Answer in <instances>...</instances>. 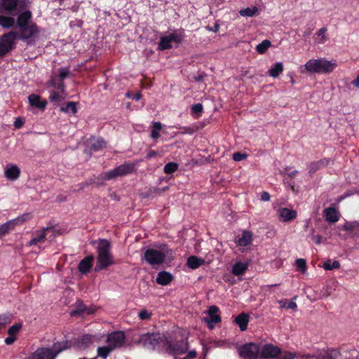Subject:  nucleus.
<instances>
[{"label":"nucleus","mask_w":359,"mask_h":359,"mask_svg":"<svg viewBox=\"0 0 359 359\" xmlns=\"http://www.w3.org/2000/svg\"><path fill=\"white\" fill-rule=\"evenodd\" d=\"M29 2L27 0H0V26L10 29L15 26V16L25 10Z\"/></svg>","instance_id":"obj_1"},{"label":"nucleus","mask_w":359,"mask_h":359,"mask_svg":"<svg viewBox=\"0 0 359 359\" xmlns=\"http://www.w3.org/2000/svg\"><path fill=\"white\" fill-rule=\"evenodd\" d=\"M69 348L67 341L54 343L51 348H39L27 359H55L61 352Z\"/></svg>","instance_id":"obj_2"},{"label":"nucleus","mask_w":359,"mask_h":359,"mask_svg":"<svg viewBox=\"0 0 359 359\" xmlns=\"http://www.w3.org/2000/svg\"><path fill=\"white\" fill-rule=\"evenodd\" d=\"M337 64L324 58L311 59L304 65L306 72L311 74H327L332 73Z\"/></svg>","instance_id":"obj_3"},{"label":"nucleus","mask_w":359,"mask_h":359,"mask_svg":"<svg viewBox=\"0 0 359 359\" xmlns=\"http://www.w3.org/2000/svg\"><path fill=\"white\" fill-rule=\"evenodd\" d=\"M164 350L173 357L184 354L189 350V342L187 339L173 341L170 338L164 337L163 341Z\"/></svg>","instance_id":"obj_4"},{"label":"nucleus","mask_w":359,"mask_h":359,"mask_svg":"<svg viewBox=\"0 0 359 359\" xmlns=\"http://www.w3.org/2000/svg\"><path fill=\"white\" fill-rule=\"evenodd\" d=\"M135 172V164L133 163L126 162L114 169L104 172L102 175V179L111 180L116 177H123Z\"/></svg>","instance_id":"obj_5"},{"label":"nucleus","mask_w":359,"mask_h":359,"mask_svg":"<svg viewBox=\"0 0 359 359\" xmlns=\"http://www.w3.org/2000/svg\"><path fill=\"white\" fill-rule=\"evenodd\" d=\"M184 36V30L183 29L175 31L169 35L163 36L160 38L158 49L159 50L170 49L172 47V42L180 44L183 41Z\"/></svg>","instance_id":"obj_6"},{"label":"nucleus","mask_w":359,"mask_h":359,"mask_svg":"<svg viewBox=\"0 0 359 359\" xmlns=\"http://www.w3.org/2000/svg\"><path fill=\"white\" fill-rule=\"evenodd\" d=\"M16 40L15 31L0 35V58L7 55L16 48Z\"/></svg>","instance_id":"obj_7"},{"label":"nucleus","mask_w":359,"mask_h":359,"mask_svg":"<svg viewBox=\"0 0 359 359\" xmlns=\"http://www.w3.org/2000/svg\"><path fill=\"white\" fill-rule=\"evenodd\" d=\"M238 352L243 359H259V343H245L238 348Z\"/></svg>","instance_id":"obj_8"},{"label":"nucleus","mask_w":359,"mask_h":359,"mask_svg":"<svg viewBox=\"0 0 359 359\" xmlns=\"http://www.w3.org/2000/svg\"><path fill=\"white\" fill-rule=\"evenodd\" d=\"M31 218L32 216L30 213L27 212L1 224L0 226V239L8 234L10 231L14 230L17 226L21 225Z\"/></svg>","instance_id":"obj_9"},{"label":"nucleus","mask_w":359,"mask_h":359,"mask_svg":"<svg viewBox=\"0 0 359 359\" xmlns=\"http://www.w3.org/2000/svg\"><path fill=\"white\" fill-rule=\"evenodd\" d=\"M15 32L17 39L29 43V40L38 35L40 31L36 23H31L29 25L19 27L18 32Z\"/></svg>","instance_id":"obj_10"},{"label":"nucleus","mask_w":359,"mask_h":359,"mask_svg":"<svg viewBox=\"0 0 359 359\" xmlns=\"http://www.w3.org/2000/svg\"><path fill=\"white\" fill-rule=\"evenodd\" d=\"M162 341L160 334L156 332H147L141 334L138 340L143 347L151 351L155 350L160 341Z\"/></svg>","instance_id":"obj_11"},{"label":"nucleus","mask_w":359,"mask_h":359,"mask_svg":"<svg viewBox=\"0 0 359 359\" xmlns=\"http://www.w3.org/2000/svg\"><path fill=\"white\" fill-rule=\"evenodd\" d=\"M280 353V348L272 344L259 343V359L276 358Z\"/></svg>","instance_id":"obj_12"},{"label":"nucleus","mask_w":359,"mask_h":359,"mask_svg":"<svg viewBox=\"0 0 359 359\" xmlns=\"http://www.w3.org/2000/svg\"><path fill=\"white\" fill-rule=\"evenodd\" d=\"M108 346L114 351L123 346L126 342V334L123 331H114L109 333L106 339Z\"/></svg>","instance_id":"obj_13"},{"label":"nucleus","mask_w":359,"mask_h":359,"mask_svg":"<svg viewBox=\"0 0 359 359\" xmlns=\"http://www.w3.org/2000/svg\"><path fill=\"white\" fill-rule=\"evenodd\" d=\"M166 255L158 250L148 248L144 252V259L150 265H158L163 262Z\"/></svg>","instance_id":"obj_14"},{"label":"nucleus","mask_w":359,"mask_h":359,"mask_svg":"<svg viewBox=\"0 0 359 359\" xmlns=\"http://www.w3.org/2000/svg\"><path fill=\"white\" fill-rule=\"evenodd\" d=\"M114 264L115 262L112 254L97 256L95 271L97 272L105 270Z\"/></svg>","instance_id":"obj_15"},{"label":"nucleus","mask_w":359,"mask_h":359,"mask_svg":"<svg viewBox=\"0 0 359 359\" xmlns=\"http://www.w3.org/2000/svg\"><path fill=\"white\" fill-rule=\"evenodd\" d=\"M15 16H17V18L15 19V25L18 28L29 25V24L32 23L30 21L32 14V12L27 10V8L18 13Z\"/></svg>","instance_id":"obj_16"},{"label":"nucleus","mask_w":359,"mask_h":359,"mask_svg":"<svg viewBox=\"0 0 359 359\" xmlns=\"http://www.w3.org/2000/svg\"><path fill=\"white\" fill-rule=\"evenodd\" d=\"M219 309L216 306H211L208 310V317L205 318V320L209 324V327L212 328L213 324L221 322L222 318L219 315L217 314Z\"/></svg>","instance_id":"obj_17"},{"label":"nucleus","mask_w":359,"mask_h":359,"mask_svg":"<svg viewBox=\"0 0 359 359\" xmlns=\"http://www.w3.org/2000/svg\"><path fill=\"white\" fill-rule=\"evenodd\" d=\"M97 256L109 255L111 253V244L106 238H100L97 241Z\"/></svg>","instance_id":"obj_18"},{"label":"nucleus","mask_w":359,"mask_h":359,"mask_svg":"<svg viewBox=\"0 0 359 359\" xmlns=\"http://www.w3.org/2000/svg\"><path fill=\"white\" fill-rule=\"evenodd\" d=\"M93 260L94 257L93 255L86 257L83 259H81L77 269H79V271L83 274L89 273V271L93 267Z\"/></svg>","instance_id":"obj_19"},{"label":"nucleus","mask_w":359,"mask_h":359,"mask_svg":"<svg viewBox=\"0 0 359 359\" xmlns=\"http://www.w3.org/2000/svg\"><path fill=\"white\" fill-rule=\"evenodd\" d=\"M331 159L328 158H323L319 161L312 162L309 165V174L312 175L317 170L322 169L323 168H326Z\"/></svg>","instance_id":"obj_20"},{"label":"nucleus","mask_w":359,"mask_h":359,"mask_svg":"<svg viewBox=\"0 0 359 359\" xmlns=\"http://www.w3.org/2000/svg\"><path fill=\"white\" fill-rule=\"evenodd\" d=\"M280 218L283 222H288L297 218V213L295 210L288 208H280L278 210Z\"/></svg>","instance_id":"obj_21"},{"label":"nucleus","mask_w":359,"mask_h":359,"mask_svg":"<svg viewBox=\"0 0 359 359\" xmlns=\"http://www.w3.org/2000/svg\"><path fill=\"white\" fill-rule=\"evenodd\" d=\"M4 175L8 180L15 181L20 177V170L17 165H13L6 168Z\"/></svg>","instance_id":"obj_22"},{"label":"nucleus","mask_w":359,"mask_h":359,"mask_svg":"<svg viewBox=\"0 0 359 359\" xmlns=\"http://www.w3.org/2000/svg\"><path fill=\"white\" fill-rule=\"evenodd\" d=\"M252 241V233L250 231L244 230L241 236H238L236 239V243L238 246L246 247Z\"/></svg>","instance_id":"obj_23"},{"label":"nucleus","mask_w":359,"mask_h":359,"mask_svg":"<svg viewBox=\"0 0 359 359\" xmlns=\"http://www.w3.org/2000/svg\"><path fill=\"white\" fill-rule=\"evenodd\" d=\"M28 100L30 106H33L34 107H36L40 109H43L47 106L46 100H41V97L39 95L32 94L29 95Z\"/></svg>","instance_id":"obj_24"},{"label":"nucleus","mask_w":359,"mask_h":359,"mask_svg":"<svg viewBox=\"0 0 359 359\" xmlns=\"http://www.w3.org/2000/svg\"><path fill=\"white\" fill-rule=\"evenodd\" d=\"M325 219L331 223H335L339 219V212L334 208H325L324 210Z\"/></svg>","instance_id":"obj_25"},{"label":"nucleus","mask_w":359,"mask_h":359,"mask_svg":"<svg viewBox=\"0 0 359 359\" xmlns=\"http://www.w3.org/2000/svg\"><path fill=\"white\" fill-rule=\"evenodd\" d=\"M173 279L172 275L166 271H161L158 273L156 282L161 285H168Z\"/></svg>","instance_id":"obj_26"},{"label":"nucleus","mask_w":359,"mask_h":359,"mask_svg":"<svg viewBox=\"0 0 359 359\" xmlns=\"http://www.w3.org/2000/svg\"><path fill=\"white\" fill-rule=\"evenodd\" d=\"M235 322L241 332L247 330L249 322V316L245 313H241L237 316Z\"/></svg>","instance_id":"obj_27"},{"label":"nucleus","mask_w":359,"mask_h":359,"mask_svg":"<svg viewBox=\"0 0 359 359\" xmlns=\"http://www.w3.org/2000/svg\"><path fill=\"white\" fill-rule=\"evenodd\" d=\"M205 263V259L196 256H191L187 259V266L191 269L195 270L199 269Z\"/></svg>","instance_id":"obj_28"},{"label":"nucleus","mask_w":359,"mask_h":359,"mask_svg":"<svg viewBox=\"0 0 359 359\" xmlns=\"http://www.w3.org/2000/svg\"><path fill=\"white\" fill-rule=\"evenodd\" d=\"M320 359H340L341 353L337 349L322 351L319 353Z\"/></svg>","instance_id":"obj_29"},{"label":"nucleus","mask_w":359,"mask_h":359,"mask_svg":"<svg viewBox=\"0 0 359 359\" xmlns=\"http://www.w3.org/2000/svg\"><path fill=\"white\" fill-rule=\"evenodd\" d=\"M105 147L106 142L102 137L93 138L90 140V150L93 152L100 151Z\"/></svg>","instance_id":"obj_30"},{"label":"nucleus","mask_w":359,"mask_h":359,"mask_svg":"<svg viewBox=\"0 0 359 359\" xmlns=\"http://www.w3.org/2000/svg\"><path fill=\"white\" fill-rule=\"evenodd\" d=\"M50 229V227L42 229L38 236L29 241V246L36 245L39 243H43L46 238V231Z\"/></svg>","instance_id":"obj_31"},{"label":"nucleus","mask_w":359,"mask_h":359,"mask_svg":"<svg viewBox=\"0 0 359 359\" xmlns=\"http://www.w3.org/2000/svg\"><path fill=\"white\" fill-rule=\"evenodd\" d=\"M248 265L243 262H237L233 266L232 273L236 276H241L248 270Z\"/></svg>","instance_id":"obj_32"},{"label":"nucleus","mask_w":359,"mask_h":359,"mask_svg":"<svg viewBox=\"0 0 359 359\" xmlns=\"http://www.w3.org/2000/svg\"><path fill=\"white\" fill-rule=\"evenodd\" d=\"M93 311L88 308L82 302H77L75 310L71 312L72 316H76L81 313H91Z\"/></svg>","instance_id":"obj_33"},{"label":"nucleus","mask_w":359,"mask_h":359,"mask_svg":"<svg viewBox=\"0 0 359 359\" xmlns=\"http://www.w3.org/2000/svg\"><path fill=\"white\" fill-rule=\"evenodd\" d=\"M94 337L92 334H87L83 335L79 340L77 341L79 343V346L81 348H86L89 347V346L93 342Z\"/></svg>","instance_id":"obj_34"},{"label":"nucleus","mask_w":359,"mask_h":359,"mask_svg":"<svg viewBox=\"0 0 359 359\" xmlns=\"http://www.w3.org/2000/svg\"><path fill=\"white\" fill-rule=\"evenodd\" d=\"M283 64L281 62H276L273 65H272L270 69L269 70V75L273 78H276L279 76V75L283 72Z\"/></svg>","instance_id":"obj_35"},{"label":"nucleus","mask_w":359,"mask_h":359,"mask_svg":"<svg viewBox=\"0 0 359 359\" xmlns=\"http://www.w3.org/2000/svg\"><path fill=\"white\" fill-rule=\"evenodd\" d=\"M114 350L108 345L107 346H100L97 349V356L101 357L102 359H106L107 356L113 352Z\"/></svg>","instance_id":"obj_36"},{"label":"nucleus","mask_w":359,"mask_h":359,"mask_svg":"<svg viewBox=\"0 0 359 359\" xmlns=\"http://www.w3.org/2000/svg\"><path fill=\"white\" fill-rule=\"evenodd\" d=\"M65 96H66V94L62 95V94H61V93L60 91L52 90L50 92V94L49 96V100H50V102L52 103H59L62 100L65 99Z\"/></svg>","instance_id":"obj_37"},{"label":"nucleus","mask_w":359,"mask_h":359,"mask_svg":"<svg viewBox=\"0 0 359 359\" xmlns=\"http://www.w3.org/2000/svg\"><path fill=\"white\" fill-rule=\"evenodd\" d=\"M357 229L356 233H359V223L356 221L354 222H346L345 224L342 227L343 231L353 232Z\"/></svg>","instance_id":"obj_38"},{"label":"nucleus","mask_w":359,"mask_h":359,"mask_svg":"<svg viewBox=\"0 0 359 359\" xmlns=\"http://www.w3.org/2000/svg\"><path fill=\"white\" fill-rule=\"evenodd\" d=\"M271 45V41L268 39H265L262 42L257 45L256 50L260 55L264 54Z\"/></svg>","instance_id":"obj_39"},{"label":"nucleus","mask_w":359,"mask_h":359,"mask_svg":"<svg viewBox=\"0 0 359 359\" xmlns=\"http://www.w3.org/2000/svg\"><path fill=\"white\" fill-rule=\"evenodd\" d=\"M258 13V8L257 6H254L252 8L248 7L244 9H241L239 11V14L241 16H248L253 17L256 15Z\"/></svg>","instance_id":"obj_40"},{"label":"nucleus","mask_w":359,"mask_h":359,"mask_svg":"<svg viewBox=\"0 0 359 359\" xmlns=\"http://www.w3.org/2000/svg\"><path fill=\"white\" fill-rule=\"evenodd\" d=\"M60 111L65 113L72 112V114H75L77 111L76 102H69L65 107H60Z\"/></svg>","instance_id":"obj_41"},{"label":"nucleus","mask_w":359,"mask_h":359,"mask_svg":"<svg viewBox=\"0 0 359 359\" xmlns=\"http://www.w3.org/2000/svg\"><path fill=\"white\" fill-rule=\"evenodd\" d=\"M179 168V165L175 162H170L164 165L163 172L167 175H171L174 172L177 171Z\"/></svg>","instance_id":"obj_42"},{"label":"nucleus","mask_w":359,"mask_h":359,"mask_svg":"<svg viewBox=\"0 0 359 359\" xmlns=\"http://www.w3.org/2000/svg\"><path fill=\"white\" fill-rule=\"evenodd\" d=\"M323 268L325 270L338 269L340 268V262L337 260L332 262L330 259H328L324 262Z\"/></svg>","instance_id":"obj_43"},{"label":"nucleus","mask_w":359,"mask_h":359,"mask_svg":"<svg viewBox=\"0 0 359 359\" xmlns=\"http://www.w3.org/2000/svg\"><path fill=\"white\" fill-rule=\"evenodd\" d=\"M71 74L70 70L69 67H61L59 69V74L57 76V78L60 81H64V79L69 76Z\"/></svg>","instance_id":"obj_44"},{"label":"nucleus","mask_w":359,"mask_h":359,"mask_svg":"<svg viewBox=\"0 0 359 359\" xmlns=\"http://www.w3.org/2000/svg\"><path fill=\"white\" fill-rule=\"evenodd\" d=\"M11 322L10 316L4 314L0 316V332L6 327V326Z\"/></svg>","instance_id":"obj_45"},{"label":"nucleus","mask_w":359,"mask_h":359,"mask_svg":"<svg viewBox=\"0 0 359 359\" xmlns=\"http://www.w3.org/2000/svg\"><path fill=\"white\" fill-rule=\"evenodd\" d=\"M203 107L201 103H198L191 106V111L192 115H196V117H200L203 112Z\"/></svg>","instance_id":"obj_46"},{"label":"nucleus","mask_w":359,"mask_h":359,"mask_svg":"<svg viewBox=\"0 0 359 359\" xmlns=\"http://www.w3.org/2000/svg\"><path fill=\"white\" fill-rule=\"evenodd\" d=\"M151 315V312L147 309L140 310L137 313V316L140 320H149Z\"/></svg>","instance_id":"obj_47"},{"label":"nucleus","mask_w":359,"mask_h":359,"mask_svg":"<svg viewBox=\"0 0 359 359\" xmlns=\"http://www.w3.org/2000/svg\"><path fill=\"white\" fill-rule=\"evenodd\" d=\"M278 304H280L281 308H286L287 309L292 310L297 308V303L293 301H290L289 303H287L285 300H278Z\"/></svg>","instance_id":"obj_48"},{"label":"nucleus","mask_w":359,"mask_h":359,"mask_svg":"<svg viewBox=\"0 0 359 359\" xmlns=\"http://www.w3.org/2000/svg\"><path fill=\"white\" fill-rule=\"evenodd\" d=\"M327 32V28L325 27H323L320 28L318 32H316V35L320 37L318 41H317V43H324L327 39L325 36V32Z\"/></svg>","instance_id":"obj_49"},{"label":"nucleus","mask_w":359,"mask_h":359,"mask_svg":"<svg viewBox=\"0 0 359 359\" xmlns=\"http://www.w3.org/2000/svg\"><path fill=\"white\" fill-rule=\"evenodd\" d=\"M20 323H15L13 325H11L8 330V335L16 337L17 334L20 332L21 329Z\"/></svg>","instance_id":"obj_50"},{"label":"nucleus","mask_w":359,"mask_h":359,"mask_svg":"<svg viewBox=\"0 0 359 359\" xmlns=\"http://www.w3.org/2000/svg\"><path fill=\"white\" fill-rule=\"evenodd\" d=\"M179 128L182 130L180 133L182 135H184V134L192 135L197 130V128L195 126H180Z\"/></svg>","instance_id":"obj_51"},{"label":"nucleus","mask_w":359,"mask_h":359,"mask_svg":"<svg viewBox=\"0 0 359 359\" xmlns=\"http://www.w3.org/2000/svg\"><path fill=\"white\" fill-rule=\"evenodd\" d=\"M310 238L316 245H320L322 243V236L320 234H316L314 229H311Z\"/></svg>","instance_id":"obj_52"},{"label":"nucleus","mask_w":359,"mask_h":359,"mask_svg":"<svg viewBox=\"0 0 359 359\" xmlns=\"http://www.w3.org/2000/svg\"><path fill=\"white\" fill-rule=\"evenodd\" d=\"M296 264H297L298 269H299V271L301 272H302V273L305 272V271L306 270V263L305 259H297Z\"/></svg>","instance_id":"obj_53"},{"label":"nucleus","mask_w":359,"mask_h":359,"mask_svg":"<svg viewBox=\"0 0 359 359\" xmlns=\"http://www.w3.org/2000/svg\"><path fill=\"white\" fill-rule=\"evenodd\" d=\"M278 357H279V359H293L294 354L292 352L287 351L283 352L280 351V353Z\"/></svg>","instance_id":"obj_54"},{"label":"nucleus","mask_w":359,"mask_h":359,"mask_svg":"<svg viewBox=\"0 0 359 359\" xmlns=\"http://www.w3.org/2000/svg\"><path fill=\"white\" fill-rule=\"evenodd\" d=\"M54 88L57 90V91H60L61 94L65 95V87L64 81H58L57 85L54 86Z\"/></svg>","instance_id":"obj_55"},{"label":"nucleus","mask_w":359,"mask_h":359,"mask_svg":"<svg viewBox=\"0 0 359 359\" xmlns=\"http://www.w3.org/2000/svg\"><path fill=\"white\" fill-rule=\"evenodd\" d=\"M93 183H94V180H93V179H90L89 181H86V182H81L77 185V187H79V189H77L76 190H81L83 189L88 187V186H90Z\"/></svg>","instance_id":"obj_56"},{"label":"nucleus","mask_w":359,"mask_h":359,"mask_svg":"<svg viewBox=\"0 0 359 359\" xmlns=\"http://www.w3.org/2000/svg\"><path fill=\"white\" fill-rule=\"evenodd\" d=\"M247 157L246 154L240 152H236L233 155V158L236 161H240L245 159Z\"/></svg>","instance_id":"obj_57"},{"label":"nucleus","mask_w":359,"mask_h":359,"mask_svg":"<svg viewBox=\"0 0 359 359\" xmlns=\"http://www.w3.org/2000/svg\"><path fill=\"white\" fill-rule=\"evenodd\" d=\"M290 167H286L285 168V171L287 172V175L288 177H290L291 179H293V177H297V174H298V170H292V171H290Z\"/></svg>","instance_id":"obj_58"},{"label":"nucleus","mask_w":359,"mask_h":359,"mask_svg":"<svg viewBox=\"0 0 359 359\" xmlns=\"http://www.w3.org/2000/svg\"><path fill=\"white\" fill-rule=\"evenodd\" d=\"M16 340H17L16 337L8 335V337L6 338L5 342L7 345H11L13 343H14Z\"/></svg>","instance_id":"obj_59"},{"label":"nucleus","mask_w":359,"mask_h":359,"mask_svg":"<svg viewBox=\"0 0 359 359\" xmlns=\"http://www.w3.org/2000/svg\"><path fill=\"white\" fill-rule=\"evenodd\" d=\"M196 358V351H189L188 353H187V356L183 359H194Z\"/></svg>","instance_id":"obj_60"},{"label":"nucleus","mask_w":359,"mask_h":359,"mask_svg":"<svg viewBox=\"0 0 359 359\" xmlns=\"http://www.w3.org/2000/svg\"><path fill=\"white\" fill-rule=\"evenodd\" d=\"M260 198L264 201H269L270 200V194L267 191L262 192Z\"/></svg>","instance_id":"obj_61"},{"label":"nucleus","mask_w":359,"mask_h":359,"mask_svg":"<svg viewBox=\"0 0 359 359\" xmlns=\"http://www.w3.org/2000/svg\"><path fill=\"white\" fill-rule=\"evenodd\" d=\"M58 81L59 79L57 78V76L51 77L48 81V86L54 88L57 85Z\"/></svg>","instance_id":"obj_62"},{"label":"nucleus","mask_w":359,"mask_h":359,"mask_svg":"<svg viewBox=\"0 0 359 359\" xmlns=\"http://www.w3.org/2000/svg\"><path fill=\"white\" fill-rule=\"evenodd\" d=\"M302 359H320V355H310V354H304L302 356Z\"/></svg>","instance_id":"obj_63"},{"label":"nucleus","mask_w":359,"mask_h":359,"mask_svg":"<svg viewBox=\"0 0 359 359\" xmlns=\"http://www.w3.org/2000/svg\"><path fill=\"white\" fill-rule=\"evenodd\" d=\"M157 154H158V153H157V151H155V150H150V151L148 152V154H147V155L146 158H154V157H156V156H157Z\"/></svg>","instance_id":"obj_64"}]
</instances>
